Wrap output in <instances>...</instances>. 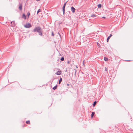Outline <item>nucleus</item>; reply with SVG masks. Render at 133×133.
<instances>
[{"label": "nucleus", "mask_w": 133, "mask_h": 133, "mask_svg": "<svg viewBox=\"0 0 133 133\" xmlns=\"http://www.w3.org/2000/svg\"><path fill=\"white\" fill-rule=\"evenodd\" d=\"M32 32H37L39 35L41 36L43 35V31L41 27L39 26H38L36 27L33 30Z\"/></svg>", "instance_id": "1"}, {"label": "nucleus", "mask_w": 133, "mask_h": 133, "mask_svg": "<svg viewBox=\"0 0 133 133\" xmlns=\"http://www.w3.org/2000/svg\"><path fill=\"white\" fill-rule=\"evenodd\" d=\"M32 26L31 24L29 23H27L26 24L24 25V27L27 28H30Z\"/></svg>", "instance_id": "2"}, {"label": "nucleus", "mask_w": 133, "mask_h": 133, "mask_svg": "<svg viewBox=\"0 0 133 133\" xmlns=\"http://www.w3.org/2000/svg\"><path fill=\"white\" fill-rule=\"evenodd\" d=\"M16 25L14 21H12L11 22V26L12 27H15Z\"/></svg>", "instance_id": "3"}, {"label": "nucleus", "mask_w": 133, "mask_h": 133, "mask_svg": "<svg viewBox=\"0 0 133 133\" xmlns=\"http://www.w3.org/2000/svg\"><path fill=\"white\" fill-rule=\"evenodd\" d=\"M75 9L73 6H72L71 7V11H72V12L73 13H74V12H75Z\"/></svg>", "instance_id": "4"}, {"label": "nucleus", "mask_w": 133, "mask_h": 133, "mask_svg": "<svg viewBox=\"0 0 133 133\" xmlns=\"http://www.w3.org/2000/svg\"><path fill=\"white\" fill-rule=\"evenodd\" d=\"M19 6L18 8L19 10H22V3H20L19 4Z\"/></svg>", "instance_id": "5"}, {"label": "nucleus", "mask_w": 133, "mask_h": 133, "mask_svg": "<svg viewBox=\"0 0 133 133\" xmlns=\"http://www.w3.org/2000/svg\"><path fill=\"white\" fill-rule=\"evenodd\" d=\"M61 71H58L56 72L55 73V74L59 75L61 74Z\"/></svg>", "instance_id": "6"}, {"label": "nucleus", "mask_w": 133, "mask_h": 133, "mask_svg": "<svg viewBox=\"0 0 133 133\" xmlns=\"http://www.w3.org/2000/svg\"><path fill=\"white\" fill-rule=\"evenodd\" d=\"M22 18H23L24 19H26V17L25 14H23L22 16Z\"/></svg>", "instance_id": "7"}, {"label": "nucleus", "mask_w": 133, "mask_h": 133, "mask_svg": "<svg viewBox=\"0 0 133 133\" xmlns=\"http://www.w3.org/2000/svg\"><path fill=\"white\" fill-rule=\"evenodd\" d=\"M57 85H56L55 86V87H54L53 88V89L54 90H55V89H57Z\"/></svg>", "instance_id": "8"}, {"label": "nucleus", "mask_w": 133, "mask_h": 133, "mask_svg": "<svg viewBox=\"0 0 133 133\" xmlns=\"http://www.w3.org/2000/svg\"><path fill=\"white\" fill-rule=\"evenodd\" d=\"M62 81V79L61 77H60L59 82V84H60Z\"/></svg>", "instance_id": "9"}, {"label": "nucleus", "mask_w": 133, "mask_h": 133, "mask_svg": "<svg viewBox=\"0 0 133 133\" xmlns=\"http://www.w3.org/2000/svg\"><path fill=\"white\" fill-rule=\"evenodd\" d=\"M91 17H96V15H95L92 14L91 15Z\"/></svg>", "instance_id": "10"}, {"label": "nucleus", "mask_w": 133, "mask_h": 133, "mask_svg": "<svg viewBox=\"0 0 133 133\" xmlns=\"http://www.w3.org/2000/svg\"><path fill=\"white\" fill-rule=\"evenodd\" d=\"M94 114H95L94 112H93L92 113V114L91 115V118H92L93 117Z\"/></svg>", "instance_id": "11"}, {"label": "nucleus", "mask_w": 133, "mask_h": 133, "mask_svg": "<svg viewBox=\"0 0 133 133\" xmlns=\"http://www.w3.org/2000/svg\"><path fill=\"white\" fill-rule=\"evenodd\" d=\"M62 10L63 12V14L64 15L65 14V8H62Z\"/></svg>", "instance_id": "12"}, {"label": "nucleus", "mask_w": 133, "mask_h": 133, "mask_svg": "<svg viewBox=\"0 0 133 133\" xmlns=\"http://www.w3.org/2000/svg\"><path fill=\"white\" fill-rule=\"evenodd\" d=\"M104 60L105 61H107L108 60V59L107 57H104Z\"/></svg>", "instance_id": "13"}, {"label": "nucleus", "mask_w": 133, "mask_h": 133, "mask_svg": "<svg viewBox=\"0 0 133 133\" xmlns=\"http://www.w3.org/2000/svg\"><path fill=\"white\" fill-rule=\"evenodd\" d=\"M98 7V8H100L102 7V5L101 4H99L98 5H97Z\"/></svg>", "instance_id": "14"}, {"label": "nucleus", "mask_w": 133, "mask_h": 133, "mask_svg": "<svg viewBox=\"0 0 133 133\" xmlns=\"http://www.w3.org/2000/svg\"><path fill=\"white\" fill-rule=\"evenodd\" d=\"M97 103V102L96 101H95L94 102V103L93 104V106L94 107L95 106L96 104Z\"/></svg>", "instance_id": "15"}, {"label": "nucleus", "mask_w": 133, "mask_h": 133, "mask_svg": "<svg viewBox=\"0 0 133 133\" xmlns=\"http://www.w3.org/2000/svg\"><path fill=\"white\" fill-rule=\"evenodd\" d=\"M27 16H28V18L29 17V16L30 15V12H27Z\"/></svg>", "instance_id": "16"}, {"label": "nucleus", "mask_w": 133, "mask_h": 133, "mask_svg": "<svg viewBox=\"0 0 133 133\" xmlns=\"http://www.w3.org/2000/svg\"><path fill=\"white\" fill-rule=\"evenodd\" d=\"M67 2H65V3H64V5H63V8H65V6H66V3H67Z\"/></svg>", "instance_id": "17"}, {"label": "nucleus", "mask_w": 133, "mask_h": 133, "mask_svg": "<svg viewBox=\"0 0 133 133\" xmlns=\"http://www.w3.org/2000/svg\"><path fill=\"white\" fill-rule=\"evenodd\" d=\"M26 123L27 124H30V121L29 120L26 121Z\"/></svg>", "instance_id": "18"}, {"label": "nucleus", "mask_w": 133, "mask_h": 133, "mask_svg": "<svg viewBox=\"0 0 133 133\" xmlns=\"http://www.w3.org/2000/svg\"><path fill=\"white\" fill-rule=\"evenodd\" d=\"M41 12V9H39L37 11V15L39 12Z\"/></svg>", "instance_id": "19"}, {"label": "nucleus", "mask_w": 133, "mask_h": 133, "mask_svg": "<svg viewBox=\"0 0 133 133\" xmlns=\"http://www.w3.org/2000/svg\"><path fill=\"white\" fill-rule=\"evenodd\" d=\"M60 60L62 61H63L64 60V58L63 57H62L61 58Z\"/></svg>", "instance_id": "20"}, {"label": "nucleus", "mask_w": 133, "mask_h": 133, "mask_svg": "<svg viewBox=\"0 0 133 133\" xmlns=\"http://www.w3.org/2000/svg\"><path fill=\"white\" fill-rule=\"evenodd\" d=\"M110 37H109V36H108V38H107V42H108L109 40V39H110Z\"/></svg>", "instance_id": "21"}, {"label": "nucleus", "mask_w": 133, "mask_h": 133, "mask_svg": "<svg viewBox=\"0 0 133 133\" xmlns=\"http://www.w3.org/2000/svg\"><path fill=\"white\" fill-rule=\"evenodd\" d=\"M84 60L83 61V65L84 66V67H85V64H84Z\"/></svg>", "instance_id": "22"}, {"label": "nucleus", "mask_w": 133, "mask_h": 133, "mask_svg": "<svg viewBox=\"0 0 133 133\" xmlns=\"http://www.w3.org/2000/svg\"><path fill=\"white\" fill-rule=\"evenodd\" d=\"M51 35H52V36H54V35H55V34H54V32H53V31L52 32Z\"/></svg>", "instance_id": "23"}, {"label": "nucleus", "mask_w": 133, "mask_h": 133, "mask_svg": "<svg viewBox=\"0 0 133 133\" xmlns=\"http://www.w3.org/2000/svg\"><path fill=\"white\" fill-rule=\"evenodd\" d=\"M105 71H107L108 70V69L106 67L105 68Z\"/></svg>", "instance_id": "24"}, {"label": "nucleus", "mask_w": 133, "mask_h": 133, "mask_svg": "<svg viewBox=\"0 0 133 133\" xmlns=\"http://www.w3.org/2000/svg\"><path fill=\"white\" fill-rule=\"evenodd\" d=\"M58 34H59V36H60V37H61V34H60L59 33V32H58Z\"/></svg>", "instance_id": "25"}, {"label": "nucleus", "mask_w": 133, "mask_h": 133, "mask_svg": "<svg viewBox=\"0 0 133 133\" xmlns=\"http://www.w3.org/2000/svg\"><path fill=\"white\" fill-rule=\"evenodd\" d=\"M112 36V35L111 34H110L109 36V37H110Z\"/></svg>", "instance_id": "26"}, {"label": "nucleus", "mask_w": 133, "mask_h": 133, "mask_svg": "<svg viewBox=\"0 0 133 133\" xmlns=\"http://www.w3.org/2000/svg\"><path fill=\"white\" fill-rule=\"evenodd\" d=\"M70 84H67V85L68 86H69L70 85Z\"/></svg>", "instance_id": "27"}, {"label": "nucleus", "mask_w": 133, "mask_h": 133, "mask_svg": "<svg viewBox=\"0 0 133 133\" xmlns=\"http://www.w3.org/2000/svg\"><path fill=\"white\" fill-rule=\"evenodd\" d=\"M67 63L68 64H69V61H68Z\"/></svg>", "instance_id": "28"}, {"label": "nucleus", "mask_w": 133, "mask_h": 133, "mask_svg": "<svg viewBox=\"0 0 133 133\" xmlns=\"http://www.w3.org/2000/svg\"><path fill=\"white\" fill-rule=\"evenodd\" d=\"M76 71H75V74H76Z\"/></svg>", "instance_id": "29"}, {"label": "nucleus", "mask_w": 133, "mask_h": 133, "mask_svg": "<svg viewBox=\"0 0 133 133\" xmlns=\"http://www.w3.org/2000/svg\"><path fill=\"white\" fill-rule=\"evenodd\" d=\"M103 17V18H105V17Z\"/></svg>", "instance_id": "30"}, {"label": "nucleus", "mask_w": 133, "mask_h": 133, "mask_svg": "<svg viewBox=\"0 0 133 133\" xmlns=\"http://www.w3.org/2000/svg\"><path fill=\"white\" fill-rule=\"evenodd\" d=\"M98 45V46H99V45Z\"/></svg>", "instance_id": "31"}, {"label": "nucleus", "mask_w": 133, "mask_h": 133, "mask_svg": "<svg viewBox=\"0 0 133 133\" xmlns=\"http://www.w3.org/2000/svg\"><path fill=\"white\" fill-rule=\"evenodd\" d=\"M98 45V46H99V45Z\"/></svg>", "instance_id": "32"}, {"label": "nucleus", "mask_w": 133, "mask_h": 133, "mask_svg": "<svg viewBox=\"0 0 133 133\" xmlns=\"http://www.w3.org/2000/svg\"><path fill=\"white\" fill-rule=\"evenodd\" d=\"M23 127H24V126H23Z\"/></svg>", "instance_id": "33"}]
</instances>
